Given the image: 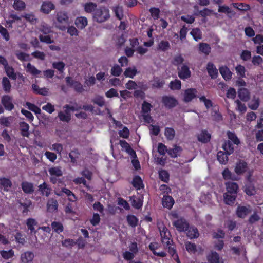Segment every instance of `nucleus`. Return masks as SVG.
I'll return each instance as SVG.
<instances>
[{"label":"nucleus","mask_w":263,"mask_h":263,"mask_svg":"<svg viewBox=\"0 0 263 263\" xmlns=\"http://www.w3.org/2000/svg\"><path fill=\"white\" fill-rule=\"evenodd\" d=\"M227 192L223 194L224 203L229 205H233L236 199L239 191L238 184L235 182L229 181L224 183Z\"/></svg>","instance_id":"f257e3e1"},{"label":"nucleus","mask_w":263,"mask_h":263,"mask_svg":"<svg viewBox=\"0 0 263 263\" xmlns=\"http://www.w3.org/2000/svg\"><path fill=\"white\" fill-rule=\"evenodd\" d=\"M110 17L109 10L105 6H99L93 13L94 20L98 23L105 22Z\"/></svg>","instance_id":"f03ea898"},{"label":"nucleus","mask_w":263,"mask_h":263,"mask_svg":"<svg viewBox=\"0 0 263 263\" xmlns=\"http://www.w3.org/2000/svg\"><path fill=\"white\" fill-rule=\"evenodd\" d=\"M56 20L58 23L57 27L61 31H65L67 25L69 24V18L67 12L64 11H60L56 14Z\"/></svg>","instance_id":"7ed1b4c3"},{"label":"nucleus","mask_w":263,"mask_h":263,"mask_svg":"<svg viewBox=\"0 0 263 263\" xmlns=\"http://www.w3.org/2000/svg\"><path fill=\"white\" fill-rule=\"evenodd\" d=\"M190 223L184 218L180 217L173 222V226L179 232H185L189 227Z\"/></svg>","instance_id":"20e7f679"},{"label":"nucleus","mask_w":263,"mask_h":263,"mask_svg":"<svg viewBox=\"0 0 263 263\" xmlns=\"http://www.w3.org/2000/svg\"><path fill=\"white\" fill-rule=\"evenodd\" d=\"M65 80L67 85L69 87H73L76 92L82 93L84 91L83 86L80 82L74 81L70 77H67Z\"/></svg>","instance_id":"39448f33"},{"label":"nucleus","mask_w":263,"mask_h":263,"mask_svg":"<svg viewBox=\"0 0 263 263\" xmlns=\"http://www.w3.org/2000/svg\"><path fill=\"white\" fill-rule=\"evenodd\" d=\"M160 232L162 242L164 246L170 245L171 243H173L170 232L166 227H163Z\"/></svg>","instance_id":"423d86ee"},{"label":"nucleus","mask_w":263,"mask_h":263,"mask_svg":"<svg viewBox=\"0 0 263 263\" xmlns=\"http://www.w3.org/2000/svg\"><path fill=\"white\" fill-rule=\"evenodd\" d=\"M251 211L250 205L248 206L239 205L236 210V215L238 218L244 219Z\"/></svg>","instance_id":"0eeeda50"},{"label":"nucleus","mask_w":263,"mask_h":263,"mask_svg":"<svg viewBox=\"0 0 263 263\" xmlns=\"http://www.w3.org/2000/svg\"><path fill=\"white\" fill-rule=\"evenodd\" d=\"M1 103L7 110L11 111L14 108V105L13 103V98L9 95H4L1 99Z\"/></svg>","instance_id":"6e6552de"},{"label":"nucleus","mask_w":263,"mask_h":263,"mask_svg":"<svg viewBox=\"0 0 263 263\" xmlns=\"http://www.w3.org/2000/svg\"><path fill=\"white\" fill-rule=\"evenodd\" d=\"M162 102L165 107L171 109L178 104L177 100L173 97L164 96L162 97Z\"/></svg>","instance_id":"1a4fd4ad"},{"label":"nucleus","mask_w":263,"mask_h":263,"mask_svg":"<svg viewBox=\"0 0 263 263\" xmlns=\"http://www.w3.org/2000/svg\"><path fill=\"white\" fill-rule=\"evenodd\" d=\"M178 75L180 79L184 80L191 77V72L187 65H183L180 69L178 68Z\"/></svg>","instance_id":"9d476101"},{"label":"nucleus","mask_w":263,"mask_h":263,"mask_svg":"<svg viewBox=\"0 0 263 263\" xmlns=\"http://www.w3.org/2000/svg\"><path fill=\"white\" fill-rule=\"evenodd\" d=\"M248 166L244 160H239L236 164L235 172L237 175H241L247 172Z\"/></svg>","instance_id":"9b49d317"},{"label":"nucleus","mask_w":263,"mask_h":263,"mask_svg":"<svg viewBox=\"0 0 263 263\" xmlns=\"http://www.w3.org/2000/svg\"><path fill=\"white\" fill-rule=\"evenodd\" d=\"M197 91L195 88H189L185 90L183 101L185 102H191L197 96Z\"/></svg>","instance_id":"f8f14e48"},{"label":"nucleus","mask_w":263,"mask_h":263,"mask_svg":"<svg viewBox=\"0 0 263 263\" xmlns=\"http://www.w3.org/2000/svg\"><path fill=\"white\" fill-rule=\"evenodd\" d=\"M120 144L122 148H124L125 151L132 158H137L136 152L132 149L130 145L125 140H120Z\"/></svg>","instance_id":"ddd939ff"},{"label":"nucleus","mask_w":263,"mask_h":263,"mask_svg":"<svg viewBox=\"0 0 263 263\" xmlns=\"http://www.w3.org/2000/svg\"><path fill=\"white\" fill-rule=\"evenodd\" d=\"M206 70L212 79H215L218 77V71L214 64L212 62H208L206 65Z\"/></svg>","instance_id":"4468645a"},{"label":"nucleus","mask_w":263,"mask_h":263,"mask_svg":"<svg viewBox=\"0 0 263 263\" xmlns=\"http://www.w3.org/2000/svg\"><path fill=\"white\" fill-rule=\"evenodd\" d=\"M55 9L54 5L51 2L44 1L43 2L40 11L46 14H48L52 10Z\"/></svg>","instance_id":"2eb2a0df"},{"label":"nucleus","mask_w":263,"mask_h":263,"mask_svg":"<svg viewBox=\"0 0 263 263\" xmlns=\"http://www.w3.org/2000/svg\"><path fill=\"white\" fill-rule=\"evenodd\" d=\"M186 236L191 239L197 238L199 236V233L198 229L194 226L189 225L187 230L185 232Z\"/></svg>","instance_id":"dca6fc26"},{"label":"nucleus","mask_w":263,"mask_h":263,"mask_svg":"<svg viewBox=\"0 0 263 263\" xmlns=\"http://www.w3.org/2000/svg\"><path fill=\"white\" fill-rule=\"evenodd\" d=\"M219 70L224 80L227 81L232 79V72L227 66H222L219 67Z\"/></svg>","instance_id":"f3484780"},{"label":"nucleus","mask_w":263,"mask_h":263,"mask_svg":"<svg viewBox=\"0 0 263 263\" xmlns=\"http://www.w3.org/2000/svg\"><path fill=\"white\" fill-rule=\"evenodd\" d=\"M238 96L240 99L243 102H247L250 98V93L246 88H240L238 90Z\"/></svg>","instance_id":"a211bd4d"},{"label":"nucleus","mask_w":263,"mask_h":263,"mask_svg":"<svg viewBox=\"0 0 263 263\" xmlns=\"http://www.w3.org/2000/svg\"><path fill=\"white\" fill-rule=\"evenodd\" d=\"M162 201L163 207L169 210L172 209L175 202L172 196L166 195H163Z\"/></svg>","instance_id":"6ab92c4d"},{"label":"nucleus","mask_w":263,"mask_h":263,"mask_svg":"<svg viewBox=\"0 0 263 263\" xmlns=\"http://www.w3.org/2000/svg\"><path fill=\"white\" fill-rule=\"evenodd\" d=\"M132 183L133 187L137 190H139L144 187L143 181L139 175H136L133 177Z\"/></svg>","instance_id":"aec40b11"},{"label":"nucleus","mask_w":263,"mask_h":263,"mask_svg":"<svg viewBox=\"0 0 263 263\" xmlns=\"http://www.w3.org/2000/svg\"><path fill=\"white\" fill-rule=\"evenodd\" d=\"M58 203L56 199L51 198L49 199L47 204V209L49 212L53 213L57 211Z\"/></svg>","instance_id":"412c9836"},{"label":"nucleus","mask_w":263,"mask_h":263,"mask_svg":"<svg viewBox=\"0 0 263 263\" xmlns=\"http://www.w3.org/2000/svg\"><path fill=\"white\" fill-rule=\"evenodd\" d=\"M12 185L11 180L5 177L0 178V189H3L6 192H8Z\"/></svg>","instance_id":"4be33fe9"},{"label":"nucleus","mask_w":263,"mask_h":263,"mask_svg":"<svg viewBox=\"0 0 263 263\" xmlns=\"http://www.w3.org/2000/svg\"><path fill=\"white\" fill-rule=\"evenodd\" d=\"M182 151V149L180 146L175 145L173 148H170L168 150L167 153L171 157L175 158L180 156Z\"/></svg>","instance_id":"5701e85b"},{"label":"nucleus","mask_w":263,"mask_h":263,"mask_svg":"<svg viewBox=\"0 0 263 263\" xmlns=\"http://www.w3.org/2000/svg\"><path fill=\"white\" fill-rule=\"evenodd\" d=\"M34 255L31 251H27L22 253L21 255V259L23 263H29L32 261Z\"/></svg>","instance_id":"b1692460"},{"label":"nucleus","mask_w":263,"mask_h":263,"mask_svg":"<svg viewBox=\"0 0 263 263\" xmlns=\"http://www.w3.org/2000/svg\"><path fill=\"white\" fill-rule=\"evenodd\" d=\"M19 125L21 135L23 137H28L29 135V124L26 122L23 121L20 122Z\"/></svg>","instance_id":"393cba45"},{"label":"nucleus","mask_w":263,"mask_h":263,"mask_svg":"<svg viewBox=\"0 0 263 263\" xmlns=\"http://www.w3.org/2000/svg\"><path fill=\"white\" fill-rule=\"evenodd\" d=\"M39 190L42 195H45L48 197L50 195L51 189L45 182L39 186Z\"/></svg>","instance_id":"a878e982"},{"label":"nucleus","mask_w":263,"mask_h":263,"mask_svg":"<svg viewBox=\"0 0 263 263\" xmlns=\"http://www.w3.org/2000/svg\"><path fill=\"white\" fill-rule=\"evenodd\" d=\"M20 208L22 210L24 215H27L29 211V208L32 205V202L30 200H26L23 202H19Z\"/></svg>","instance_id":"bb28decb"},{"label":"nucleus","mask_w":263,"mask_h":263,"mask_svg":"<svg viewBox=\"0 0 263 263\" xmlns=\"http://www.w3.org/2000/svg\"><path fill=\"white\" fill-rule=\"evenodd\" d=\"M229 154H227V153L224 151H219L217 154V158L218 161L220 164H226L228 161V156Z\"/></svg>","instance_id":"cd10ccee"},{"label":"nucleus","mask_w":263,"mask_h":263,"mask_svg":"<svg viewBox=\"0 0 263 263\" xmlns=\"http://www.w3.org/2000/svg\"><path fill=\"white\" fill-rule=\"evenodd\" d=\"M22 189L26 194H31L34 191L33 185L32 183L24 181L21 183Z\"/></svg>","instance_id":"c85d7f7f"},{"label":"nucleus","mask_w":263,"mask_h":263,"mask_svg":"<svg viewBox=\"0 0 263 263\" xmlns=\"http://www.w3.org/2000/svg\"><path fill=\"white\" fill-rule=\"evenodd\" d=\"M211 139V135L205 130H202L198 136V140L199 141L206 143L210 141Z\"/></svg>","instance_id":"c756f323"},{"label":"nucleus","mask_w":263,"mask_h":263,"mask_svg":"<svg viewBox=\"0 0 263 263\" xmlns=\"http://www.w3.org/2000/svg\"><path fill=\"white\" fill-rule=\"evenodd\" d=\"M222 177L224 180H237V177L229 170V168H225L222 172Z\"/></svg>","instance_id":"7c9ffc66"},{"label":"nucleus","mask_w":263,"mask_h":263,"mask_svg":"<svg viewBox=\"0 0 263 263\" xmlns=\"http://www.w3.org/2000/svg\"><path fill=\"white\" fill-rule=\"evenodd\" d=\"M222 148L227 153V154L231 155L234 152L233 144L229 140L224 141L222 145Z\"/></svg>","instance_id":"2f4dec72"},{"label":"nucleus","mask_w":263,"mask_h":263,"mask_svg":"<svg viewBox=\"0 0 263 263\" xmlns=\"http://www.w3.org/2000/svg\"><path fill=\"white\" fill-rule=\"evenodd\" d=\"M87 19L84 16L78 17L75 20V25L81 29L84 28L87 25Z\"/></svg>","instance_id":"473e14b6"},{"label":"nucleus","mask_w":263,"mask_h":263,"mask_svg":"<svg viewBox=\"0 0 263 263\" xmlns=\"http://www.w3.org/2000/svg\"><path fill=\"white\" fill-rule=\"evenodd\" d=\"M2 84L4 91L6 93H9L11 89V84L7 77H4L3 78Z\"/></svg>","instance_id":"72a5a7b5"},{"label":"nucleus","mask_w":263,"mask_h":263,"mask_svg":"<svg viewBox=\"0 0 263 263\" xmlns=\"http://www.w3.org/2000/svg\"><path fill=\"white\" fill-rule=\"evenodd\" d=\"M26 225L28 229L30 230L31 233H36V231L35 230L34 227L37 225V222L34 219L32 218L27 219Z\"/></svg>","instance_id":"f704fd0d"},{"label":"nucleus","mask_w":263,"mask_h":263,"mask_svg":"<svg viewBox=\"0 0 263 263\" xmlns=\"http://www.w3.org/2000/svg\"><path fill=\"white\" fill-rule=\"evenodd\" d=\"M244 192L248 196L253 195L256 193L255 187L251 182L245 184Z\"/></svg>","instance_id":"c9c22d12"},{"label":"nucleus","mask_w":263,"mask_h":263,"mask_svg":"<svg viewBox=\"0 0 263 263\" xmlns=\"http://www.w3.org/2000/svg\"><path fill=\"white\" fill-rule=\"evenodd\" d=\"M5 72L7 76L11 79L15 80L17 78L16 74L14 72V68L8 65L5 67Z\"/></svg>","instance_id":"e433bc0d"},{"label":"nucleus","mask_w":263,"mask_h":263,"mask_svg":"<svg viewBox=\"0 0 263 263\" xmlns=\"http://www.w3.org/2000/svg\"><path fill=\"white\" fill-rule=\"evenodd\" d=\"M207 260L210 263H218L219 260V254L215 251H212L207 256Z\"/></svg>","instance_id":"4c0bfd02"},{"label":"nucleus","mask_w":263,"mask_h":263,"mask_svg":"<svg viewBox=\"0 0 263 263\" xmlns=\"http://www.w3.org/2000/svg\"><path fill=\"white\" fill-rule=\"evenodd\" d=\"M51 228L52 230L57 233L60 234L64 230V227L62 223L59 221H53L51 223Z\"/></svg>","instance_id":"58836bf2"},{"label":"nucleus","mask_w":263,"mask_h":263,"mask_svg":"<svg viewBox=\"0 0 263 263\" xmlns=\"http://www.w3.org/2000/svg\"><path fill=\"white\" fill-rule=\"evenodd\" d=\"M97 8V4L93 2L86 3L84 5V10L87 13H94Z\"/></svg>","instance_id":"ea45409f"},{"label":"nucleus","mask_w":263,"mask_h":263,"mask_svg":"<svg viewBox=\"0 0 263 263\" xmlns=\"http://www.w3.org/2000/svg\"><path fill=\"white\" fill-rule=\"evenodd\" d=\"M26 68L27 69V72L34 76H37L41 73V70L37 69L34 65H32L30 63L27 64Z\"/></svg>","instance_id":"a19ab883"},{"label":"nucleus","mask_w":263,"mask_h":263,"mask_svg":"<svg viewBox=\"0 0 263 263\" xmlns=\"http://www.w3.org/2000/svg\"><path fill=\"white\" fill-rule=\"evenodd\" d=\"M190 34L196 41H198L202 39V32L198 28L192 29Z\"/></svg>","instance_id":"79ce46f5"},{"label":"nucleus","mask_w":263,"mask_h":263,"mask_svg":"<svg viewBox=\"0 0 263 263\" xmlns=\"http://www.w3.org/2000/svg\"><path fill=\"white\" fill-rule=\"evenodd\" d=\"M126 219L128 225L130 227L134 228L137 226L138 219L135 215H128Z\"/></svg>","instance_id":"37998d69"},{"label":"nucleus","mask_w":263,"mask_h":263,"mask_svg":"<svg viewBox=\"0 0 263 263\" xmlns=\"http://www.w3.org/2000/svg\"><path fill=\"white\" fill-rule=\"evenodd\" d=\"M260 101L259 98L254 97L248 105L249 107L253 110L257 109L259 106Z\"/></svg>","instance_id":"c03bdc74"},{"label":"nucleus","mask_w":263,"mask_h":263,"mask_svg":"<svg viewBox=\"0 0 263 263\" xmlns=\"http://www.w3.org/2000/svg\"><path fill=\"white\" fill-rule=\"evenodd\" d=\"M80 154L78 149H74L69 153V157L70 159V161L72 163L77 162V159L79 158Z\"/></svg>","instance_id":"a18cd8bd"},{"label":"nucleus","mask_w":263,"mask_h":263,"mask_svg":"<svg viewBox=\"0 0 263 263\" xmlns=\"http://www.w3.org/2000/svg\"><path fill=\"white\" fill-rule=\"evenodd\" d=\"M122 71L123 70L122 68L118 64H115L112 67L110 73L113 76L119 77L121 74Z\"/></svg>","instance_id":"49530a36"},{"label":"nucleus","mask_w":263,"mask_h":263,"mask_svg":"<svg viewBox=\"0 0 263 263\" xmlns=\"http://www.w3.org/2000/svg\"><path fill=\"white\" fill-rule=\"evenodd\" d=\"M159 176L160 179L166 183L169 181L170 175L168 173L164 170H162L159 171Z\"/></svg>","instance_id":"de8ad7c7"},{"label":"nucleus","mask_w":263,"mask_h":263,"mask_svg":"<svg viewBox=\"0 0 263 263\" xmlns=\"http://www.w3.org/2000/svg\"><path fill=\"white\" fill-rule=\"evenodd\" d=\"M164 134L168 140H172L174 138L175 131L173 128L166 127L165 129Z\"/></svg>","instance_id":"09e8293b"},{"label":"nucleus","mask_w":263,"mask_h":263,"mask_svg":"<svg viewBox=\"0 0 263 263\" xmlns=\"http://www.w3.org/2000/svg\"><path fill=\"white\" fill-rule=\"evenodd\" d=\"M211 49V47L208 44L204 43L199 44V50L206 55H208L210 53Z\"/></svg>","instance_id":"8fccbe9b"},{"label":"nucleus","mask_w":263,"mask_h":263,"mask_svg":"<svg viewBox=\"0 0 263 263\" xmlns=\"http://www.w3.org/2000/svg\"><path fill=\"white\" fill-rule=\"evenodd\" d=\"M137 73V71L135 67H134L133 68L128 67L126 68V70H125L124 72V75L126 77L133 78L134 77L136 76Z\"/></svg>","instance_id":"3c124183"},{"label":"nucleus","mask_w":263,"mask_h":263,"mask_svg":"<svg viewBox=\"0 0 263 263\" xmlns=\"http://www.w3.org/2000/svg\"><path fill=\"white\" fill-rule=\"evenodd\" d=\"M169 87L172 90H179L181 87V81L178 79L172 81L170 83Z\"/></svg>","instance_id":"603ef678"},{"label":"nucleus","mask_w":263,"mask_h":263,"mask_svg":"<svg viewBox=\"0 0 263 263\" xmlns=\"http://www.w3.org/2000/svg\"><path fill=\"white\" fill-rule=\"evenodd\" d=\"M227 135L229 139L231 140L234 144L238 145L240 143L239 139L234 133L228 131L227 132Z\"/></svg>","instance_id":"864d4df0"},{"label":"nucleus","mask_w":263,"mask_h":263,"mask_svg":"<svg viewBox=\"0 0 263 263\" xmlns=\"http://www.w3.org/2000/svg\"><path fill=\"white\" fill-rule=\"evenodd\" d=\"M170 47V43L167 41H161L158 45V49L162 51H166Z\"/></svg>","instance_id":"5fc2aeb1"},{"label":"nucleus","mask_w":263,"mask_h":263,"mask_svg":"<svg viewBox=\"0 0 263 263\" xmlns=\"http://www.w3.org/2000/svg\"><path fill=\"white\" fill-rule=\"evenodd\" d=\"M92 102L100 107L103 106L105 104L104 98L101 96L96 97L92 99Z\"/></svg>","instance_id":"6e6d98bb"},{"label":"nucleus","mask_w":263,"mask_h":263,"mask_svg":"<svg viewBox=\"0 0 263 263\" xmlns=\"http://www.w3.org/2000/svg\"><path fill=\"white\" fill-rule=\"evenodd\" d=\"M49 172L51 176H54L55 177H60L63 175L61 170L58 167L50 168L49 170Z\"/></svg>","instance_id":"4d7b16f0"},{"label":"nucleus","mask_w":263,"mask_h":263,"mask_svg":"<svg viewBox=\"0 0 263 263\" xmlns=\"http://www.w3.org/2000/svg\"><path fill=\"white\" fill-rule=\"evenodd\" d=\"M164 84V81L161 80L158 77L155 78L154 82L152 84L153 88H162Z\"/></svg>","instance_id":"13d9d810"},{"label":"nucleus","mask_w":263,"mask_h":263,"mask_svg":"<svg viewBox=\"0 0 263 263\" xmlns=\"http://www.w3.org/2000/svg\"><path fill=\"white\" fill-rule=\"evenodd\" d=\"M152 107V105L151 104L144 101L142 104L141 107V111L142 114H149V112L151 111Z\"/></svg>","instance_id":"bf43d9fd"},{"label":"nucleus","mask_w":263,"mask_h":263,"mask_svg":"<svg viewBox=\"0 0 263 263\" xmlns=\"http://www.w3.org/2000/svg\"><path fill=\"white\" fill-rule=\"evenodd\" d=\"M234 8L241 11H247L250 9V7L249 5L244 3H233Z\"/></svg>","instance_id":"052dcab7"},{"label":"nucleus","mask_w":263,"mask_h":263,"mask_svg":"<svg viewBox=\"0 0 263 263\" xmlns=\"http://www.w3.org/2000/svg\"><path fill=\"white\" fill-rule=\"evenodd\" d=\"M25 3L21 0H15L14 2L13 7L16 10L21 11L25 8Z\"/></svg>","instance_id":"680f3d73"},{"label":"nucleus","mask_w":263,"mask_h":263,"mask_svg":"<svg viewBox=\"0 0 263 263\" xmlns=\"http://www.w3.org/2000/svg\"><path fill=\"white\" fill-rule=\"evenodd\" d=\"M235 70L238 76L240 78L246 77V69L245 67L240 64L238 65L235 67Z\"/></svg>","instance_id":"e2e57ef3"},{"label":"nucleus","mask_w":263,"mask_h":263,"mask_svg":"<svg viewBox=\"0 0 263 263\" xmlns=\"http://www.w3.org/2000/svg\"><path fill=\"white\" fill-rule=\"evenodd\" d=\"M52 66L54 68L57 69L60 73H63L64 70L65 64L63 62H53Z\"/></svg>","instance_id":"0e129e2a"},{"label":"nucleus","mask_w":263,"mask_h":263,"mask_svg":"<svg viewBox=\"0 0 263 263\" xmlns=\"http://www.w3.org/2000/svg\"><path fill=\"white\" fill-rule=\"evenodd\" d=\"M12 119L11 116L2 117L0 118V125L5 127H9L11 124L10 120Z\"/></svg>","instance_id":"69168bd1"},{"label":"nucleus","mask_w":263,"mask_h":263,"mask_svg":"<svg viewBox=\"0 0 263 263\" xmlns=\"http://www.w3.org/2000/svg\"><path fill=\"white\" fill-rule=\"evenodd\" d=\"M26 104L28 109L34 112L35 114H40L41 113V109L35 104L30 102H26Z\"/></svg>","instance_id":"338daca9"},{"label":"nucleus","mask_w":263,"mask_h":263,"mask_svg":"<svg viewBox=\"0 0 263 263\" xmlns=\"http://www.w3.org/2000/svg\"><path fill=\"white\" fill-rule=\"evenodd\" d=\"M149 11L151 16L155 20L158 19L160 15V9L156 7H152L149 9Z\"/></svg>","instance_id":"774afa93"}]
</instances>
